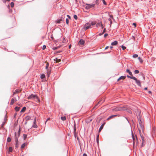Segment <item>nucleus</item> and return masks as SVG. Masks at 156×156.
I'll return each instance as SVG.
<instances>
[{"label": "nucleus", "mask_w": 156, "mask_h": 156, "mask_svg": "<svg viewBox=\"0 0 156 156\" xmlns=\"http://www.w3.org/2000/svg\"><path fill=\"white\" fill-rule=\"evenodd\" d=\"M132 136L133 141L135 140H136V139H137L136 136H135L133 133H132Z\"/></svg>", "instance_id": "6ab92c4d"}, {"label": "nucleus", "mask_w": 156, "mask_h": 156, "mask_svg": "<svg viewBox=\"0 0 156 156\" xmlns=\"http://www.w3.org/2000/svg\"><path fill=\"white\" fill-rule=\"evenodd\" d=\"M4 3H5L7 1L6 0H2Z\"/></svg>", "instance_id": "052dcab7"}, {"label": "nucleus", "mask_w": 156, "mask_h": 156, "mask_svg": "<svg viewBox=\"0 0 156 156\" xmlns=\"http://www.w3.org/2000/svg\"><path fill=\"white\" fill-rule=\"evenodd\" d=\"M90 23L91 26H93L95 25L96 24V22L95 21L91 22Z\"/></svg>", "instance_id": "5701e85b"}, {"label": "nucleus", "mask_w": 156, "mask_h": 156, "mask_svg": "<svg viewBox=\"0 0 156 156\" xmlns=\"http://www.w3.org/2000/svg\"><path fill=\"white\" fill-rule=\"evenodd\" d=\"M117 116V115H112L111 116H110L109 118H108L107 119V121H108L109 120L113 118L116 117Z\"/></svg>", "instance_id": "9b49d317"}, {"label": "nucleus", "mask_w": 156, "mask_h": 156, "mask_svg": "<svg viewBox=\"0 0 156 156\" xmlns=\"http://www.w3.org/2000/svg\"><path fill=\"white\" fill-rule=\"evenodd\" d=\"M133 80H134L136 82V83L139 86L141 87V83L140 81L137 80V79L135 77H133Z\"/></svg>", "instance_id": "20e7f679"}, {"label": "nucleus", "mask_w": 156, "mask_h": 156, "mask_svg": "<svg viewBox=\"0 0 156 156\" xmlns=\"http://www.w3.org/2000/svg\"><path fill=\"white\" fill-rule=\"evenodd\" d=\"M118 44V42L117 41H114L113 42H112L111 43V45H117Z\"/></svg>", "instance_id": "2eb2a0df"}, {"label": "nucleus", "mask_w": 156, "mask_h": 156, "mask_svg": "<svg viewBox=\"0 0 156 156\" xmlns=\"http://www.w3.org/2000/svg\"><path fill=\"white\" fill-rule=\"evenodd\" d=\"M28 99H32L35 101L37 102H39L40 100L38 97L36 95L32 94L30 95L28 98Z\"/></svg>", "instance_id": "f257e3e1"}, {"label": "nucleus", "mask_w": 156, "mask_h": 156, "mask_svg": "<svg viewBox=\"0 0 156 156\" xmlns=\"http://www.w3.org/2000/svg\"><path fill=\"white\" fill-rule=\"evenodd\" d=\"M144 89V90H147V87H145V88Z\"/></svg>", "instance_id": "774afa93"}, {"label": "nucleus", "mask_w": 156, "mask_h": 156, "mask_svg": "<svg viewBox=\"0 0 156 156\" xmlns=\"http://www.w3.org/2000/svg\"><path fill=\"white\" fill-rule=\"evenodd\" d=\"M104 124H103L100 126V127L99 128V131H98L99 132H101V130L103 129V127H104Z\"/></svg>", "instance_id": "a211bd4d"}, {"label": "nucleus", "mask_w": 156, "mask_h": 156, "mask_svg": "<svg viewBox=\"0 0 156 156\" xmlns=\"http://www.w3.org/2000/svg\"><path fill=\"white\" fill-rule=\"evenodd\" d=\"M133 145L136 144L137 145L138 144V141L137 139H136V140L134 141H133Z\"/></svg>", "instance_id": "4468645a"}, {"label": "nucleus", "mask_w": 156, "mask_h": 156, "mask_svg": "<svg viewBox=\"0 0 156 156\" xmlns=\"http://www.w3.org/2000/svg\"><path fill=\"white\" fill-rule=\"evenodd\" d=\"M66 23L67 24H69V20L68 19H67V18L66 19Z\"/></svg>", "instance_id": "49530a36"}, {"label": "nucleus", "mask_w": 156, "mask_h": 156, "mask_svg": "<svg viewBox=\"0 0 156 156\" xmlns=\"http://www.w3.org/2000/svg\"><path fill=\"white\" fill-rule=\"evenodd\" d=\"M148 93L151 94V91H150V90L148 91Z\"/></svg>", "instance_id": "13d9d810"}, {"label": "nucleus", "mask_w": 156, "mask_h": 156, "mask_svg": "<svg viewBox=\"0 0 156 156\" xmlns=\"http://www.w3.org/2000/svg\"><path fill=\"white\" fill-rule=\"evenodd\" d=\"M134 73L135 74H138L139 73V70H136L134 71Z\"/></svg>", "instance_id": "473e14b6"}, {"label": "nucleus", "mask_w": 156, "mask_h": 156, "mask_svg": "<svg viewBox=\"0 0 156 156\" xmlns=\"http://www.w3.org/2000/svg\"><path fill=\"white\" fill-rule=\"evenodd\" d=\"M61 119L62 121H65L66 120V117L65 116L61 117Z\"/></svg>", "instance_id": "bb28decb"}, {"label": "nucleus", "mask_w": 156, "mask_h": 156, "mask_svg": "<svg viewBox=\"0 0 156 156\" xmlns=\"http://www.w3.org/2000/svg\"><path fill=\"white\" fill-rule=\"evenodd\" d=\"M26 109V108L25 107H23L21 111V112H24L25 111Z\"/></svg>", "instance_id": "a878e982"}, {"label": "nucleus", "mask_w": 156, "mask_h": 156, "mask_svg": "<svg viewBox=\"0 0 156 156\" xmlns=\"http://www.w3.org/2000/svg\"><path fill=\"white\" fill-rule=\"evenodd\" d=\"M10 5L11 7H13L14 6V3L13 2H11L10 3Z\"/></svg>", "instance_id": "7c9ffc66"}, {"label": "nucleus", "mask_w": 156, "mask_h": 156, "mask_svg": "<svg viewBox=\"0 0 156 156\" xmlns=\"http://www.w3.org/2000/svg\"><path fill=\"white\" fill-rule=\"evenodd\" d=\"M120 110V108H116V109L115 110L118 111V110Z\"/></svg>", "instance_id": "4d7b16f0"}, {"label": "nucleus", "mask_w": 156, "mask_h": 156, "mask_svg": "<svg viewBox=\"0 0 156 156\" xmlns=\"http://www.w3.org/2000/svg\"><path fill=\"white\" fill-rule=\"evenodd\" d=\"M45 76L44 74H43L41 75V79H43L45 77Z\"/></svg>", "instance_id": "c756f323"}, {"label": "nucleus", "mask_w": 156, "mask_h": 156, "mask_svg": "<svg viewBox=\"0 0 156 156\" xmlns=\"http://www.w3.org/2000/svg\"><path fill=\"white\" fill-rule=\"evenodd\" d=\"M61 52H62V51H58L56 52V53H60Z\"/></svg>", "instance_id": "6e6d98bb"}, {"label": "nucleus", "mask_w": 156, "mask_h": 156, "mask_svg": "<svg viewBox=\"0 0 156 156\" xmlns=\"http://www.w3.org/2000/svg\"><path fill=\"white\" fill-rule=\"evenodd\" d=\"M15 141L16 143L15 147L16 148H17L18 147V139H17V138L16 134V138H15Z\"/></svg>", "instance_id": "423d86ee"}, {"label": "nucleus", "mask_w": 156, "mask_h": 156, "mask_svg": "<svg viewBox=\"0 0 156 156\" xmlns=\"http://www.w3.org/2000/svg\"><path fill=\"white\" fill-rule=\"evenodd\" d=\"M21 90H20L19 89H16L15 90L13 93V95H14L15 94L18 93H19L21 91Z\"/></svg>", "instance_id": "0eeeda50"}, {"label": "nucleus", "mask_w": 156, "mask_h": 156, "mask_svg": "<svg viewBox=\"0 0 156 156\" xmlns=\"http://www.w3.org/2000/svg\"><path fill=\"white\" fill-rule=\"evenodd\" d=\"M76 128L75 123V124L74 125V133L75 136V134H76Z\"/></svg>", "instance_id": "b1692460"}, {"label": "nucleus", "mask_w": 156, "mask_h": 156, "mask_svg": "<svg viewBox=\"0 0 156 156\" xmlns=\"http://www.w3.org/2000/svg\"><path fill=\"white\" fill-rule=\"evenodd\" d=\"M126 78V76H120L117 80V81H119L120 80H124Z\"/></svg>", "instance_id": "ddd939ff"}, {"label": "nucleus", "mask_w": 156, "mask_h": 156, "mask_svg": "<svg viewBox=\"0 0 156 156\" xmlns=\"http://www.w3.org/2000/svg\"><path fill=\"white\" fill-rule=\"evenodd\" d=\"M16 136L17 137V138L18 139V138L20 136V129H19V131H18V132H17V133H15V137H16Z\"/></svg>", "instance_id": "9d476101"}, {"label": "nucleus", "mask_w": 156, "mask_h": 156, "mask_svg": "<svg viewBox=\"0 0 156 156\" xmlns=\"http://www.w3.org/2000/svg\"><path fill=\"white\" fill-rule=\"evenodd\" d=\"M108 48H109V47H108V46H106V47H105V50L107 49H108Z\"/></svg>", "instance_id": "bf43d9fd"}, {"label": "nucleus", "mask_w": 156, "mask_h": 156, "mask_svg": "<svg viewBox=\"0 0 156 156\" xmlns=\"http://www.w3.org/2000/svg\"><path fill=\"white\" fill-rule=\"evenodd\" d=\"M71 47V45L70 44L69 46V48H70Z\"/></svg>", "instance_id": "69168bd1"}, {"label": "nucleus", "mask_w": 156, "mask_h": 156, "mask_svg": "<svg viewBox=\"0 0 156 156\" xmlns=\"http://www.w3.org/2000/svg\"><path fill=\"white\" fill-rule=\"evenodd\" d=\"M101 28H102V29H103L104 27H103V25L101 23Z\"/></svg>", "instance_id": "680f3d73"}, {"label": "nucleus", "mask_w": 156, "mask_h": 156, "mask_svg": "<svg viewBox=\"0 0 156 156\" xmlns=\"http://www.w3.org/2000/svg\"><path fill=\"white\" fill-rule=\"evenodd\" d=\"M85 41L83 39H81L79 42V44L80 45H83L84 44Z\"/></svg>", "instance_id": "6e6552de"}, {"label": "nucleus", "mask_w": 156, "mask_h": 156, "mask_svg": "<svg viewBox=\"0 0 156 156\" xmlns=\"http://www.w3.org/2000/svg\"><path fill=\"white\" fill-rule=\"evenodd\" d=\"M46 48V45H44L43 46V47H42V49L43 50H44Z\"/></svg>", "instance_id": "de8ad7c7"}, {"label": "nucleus", "mask_w": 156, "mask_h": 156, "mask_svg": "<svg viewBox=\"0 0 156 156\" xmlns=\"http://www.w3.org/2000/svg\"><path fill=\"white\" fill-rule=\"evenodd\" d=\"M49 66V64L48 62H47L46 63V66L45 69H47Z\"/></svg>", "instance_id": "f704fd0d"}, {"label": "nucleus", "mask_w": 156, "mask_h": 156, "mask_svg": "<svg viewBox=\"0 0 156 156\" xmlns=\"http://www.w3.org/2000/svg\"><path fill=\"white\" fill-rule=\"evenodd\" d=\"M25 119L26 121H27L30 119V117L29 116H27L25 117Z\"/></svg>", "instance_id": "aec40b11"}, {"label": "nucleus", "mask_w": 156, "mask_h": 156, "mask_svg": "<svg viewBox=\"0 0 156 156\" xmlns=\"http://www.w3.org/2000/svg\"><path fill=\"white\" fill-rule=\"evenodd\" d=\"M98 136L99 135H98L97 136V142H98Z\"/></svg>", "instance_id": "3c124183"}, {"label": "nucleus", "mask_w": 156, "mask_h": 156, "mask_svg": "<svg viewBox=\"0 0 156 156\" xmlns=\"http://www.w3.org/2000/svg\"><path fill=\"white\" fill-rule=\"evenodd\" d=\"M102 2L105 5H107L106 3L105 0H102Z\"/></svg>", "instance_id": "c03bdc74"}, {"label": "nucleus", "mask_w": 156, "mask_h": 156, "mask_svg": "<svg viewBox=\"0 0 156 156\" xmlns=\"http://www.w3.org/2000/svg\"><path fill=\"white\" fill-rule=\"evenodd\" d=\"M11 139L10 137H8L7 139V141L8 142H10L11 141Z\"/></svg>", "instance_id": "ea45409f"}, {"label": "nucleus", "mask_w": 156, "mask_h": 156, "mask_svg": "<svg viewBox=\"0 0 156 156\" xmlns=\"http://www.w3.org/2000/svg\"><path fill=\"white\" fill-rule=\"evenodd\" d=\"M20 108L18 107H15V109L16 112H18L19 111Z\"/></svg>", "instance_id": "cd10ccee"}, {"label": "nucleus", "mask_w": 156, "mask_h": 156, "mask_svg": "<svg viewBox=\"0 0 156 156\" xmlns=\"http://www.w3.org/2000/svg\"><path fill=\"white\" fill-rule=\"evenodd\" d=\"M95 5V4H86V8L87 9H89L92 7H93Z\"/></svg>", "instance_id": "39448f33"}, {"label": "nucleus", "mask_w": 156, "mask_h": 156, "mask_svg": "<svg viewBox=\"0 0 156 156\" xmlns=\"http://www.w3.org/2000/svg\"><path fill=\"white\" fill-rule=\"evenodd\" d=\"M67 16L68 17L69 19H70V16L69 15H67Z\"/></svg>", "instance_id": "e2e57ef3"}, {"label": "nucleus", "mask_w": 156, "mask_h": 156, "mask_svg": "<svg viewBox=\"0 0 156 156\" xmlns=\"http://www.w3.org/2000/svg\"><path fill=\"white\" fill-rule=\"evenodd\" d=\"M36 117H35L34 118V124H36Z\"/></svg>", "instance_id": "09e8293b"}, {"label": "nucleus", "mask_w": 156, "mask_h": 156, "mask_svg": "<svg viewBox=\"0 0 156 156\" xmlns=\"http://www.w3.org/2000/svg\"><path fill=\"white\" fill-rule=\"evenodd\" d=\"M133 25L135 27H136V23H133Z\"/></svg>", "instance_id": "603ef678"}, {"label": "nucleus", "mask_w": 156, "mask_h": 156, "mask_svg": "<svg viewBox=\"0 0 156 156\" xmlns=\"http://www.w3.org/2000/svg\"><path fill=\"white\" fill-rule=\"evenodd\" d=\"M26 143H24L21 145V149L22 150V149H23L26 146Z\"/></svg>", "instance_id": "412c9836"}, {"label": "nucleus", "mask_w": 156, "mask_h": 156, "mask_svg": "<svg viewBox=\"0 0 156 156\" xmlns=\"http://www.w3.org/2000/svg\"><path fill=\"white\" fill-rule=\"evenodd\" d=\"M108 20H109V21H110L111 23H112V21L111 20V19L110 18H109V19H108Z\"/></svg>", "instance_id": "5fc2aeb1"}, {"label": "nucleus", "mask_w": 156, "mask_h": 156, "mask_svg": "<svg viewBox=\"0 0 156 156\" xmlns=\"http://www.w3.org/2000/svg\"><path fill=\"white\" fill-rule=\"evenodd\" d=\"M105 30H106V29L105 28L104 29L102 33L101 34H99L100 35H101L103 34L105 32Z\"/></svg>", "instance_id": "a19ab883"}, {"label": "nucleus", "mask_w": 156, "mask_h": 156, "mask_svg": "<svg viewBox=\"0 0 156 156\" xmlns=\"http://www.w3.org/2000/svg\"><path fill=\"white\" fill-rule=\"evenodd\" d=\"M138 59L141 63H142L143 62V61L140 57H138Z\"/></svg>", "instance_id": "393cba45"}, {"label": "nucleus", "mask_w": 156, "mask_h": 156, "mask_svg": "<svg viewBox=\"0 0 156 156\" xmlns=\"http://www.w3.org/2000/svg\"><path fill=\"white\" fill-rule=\"evenodd\" d=\"M101 23H97V24H96V27H100L101 26Z\"/></svg>", "instance_id": "4be33fe9"}, {"label": "nucleus", "mask_w": 156, "mask_h": 156, "mask_svg": "<svg viewBox=\"0 0 156 156\" xmlns=\"http://www.w3.org/2000/svg\"><path fill=\"white\" fill-rule=\"evenodd\" d=\"M121 47L123 50L125 49L126 48V47L123 45H122Z\"/></svg>", "instance_id": "37998d69"}, {"label": "nucleus", "mask_w": 156, "mask_h": 156, "mask_svg": "<svg viewBox=\"0 0 156 156\" xmlns=\"http://www.w3.org/2000/svg\"><path fill=\"white\" fill-rule=\"evenodd\" d=\"M23 138H24V140H25L27 137V135H26L25 134H23Z\"/></svg>", "instance_id": "c9c22d12"}, {"label": "nucleus", "mask_w": 156, "mask_h": 156, "mask_svg": "<svg viewBox=\"0 0 156 156\" xmlns=\"http://www.w3.org/2000/svg\"><path fill=\"white\" fill-rule=\"evenodd\" d=\"M54 61H56V62H58L61 61V59H58L57 58H56L54 59Z\"/></svg>", "instance_id": "f3484780"}, {"label": "nucleus", "mask_w": 156, "mask_h": 156, "mask_svg": "<svg viewBox=\"0 0 156 156\" xmlns=\"http://www.w3.org/2000/svg\"><path fill=\"white\" fill-rule=\"evenodd\" d=\"M108 35V34H104V37H106V36H107Z\"/></svg>", "instance_id": "864d4df0"}, {"label": "nucleus", "mask_w": 156, "mask_h": 156, "mask_svg": "<svg viewBox=\"0 0 156 156\" xmlns=\"http://www.w3.org/2000/svg\"><path fill=\"white\" fill-rule=\"evenodd\" d=\"M9 152H11L12 151V147H10L9 148Z\"/></svg>", "instance_id": "58836bf2"}, {"label": "nucleus", "mask_w": 156, "mask_h": 156, "mask_svg": "<svg viewBox=\"0 0 156 156\" xmlns=\"http://www.w3.org/2000/svg\"><path fill=\"white\" fill-rule=\"evenodd\" d=\"M138 55L137 54H134L133 56V57L134 58H136L138 57Z\"/></svg>", "instance_id": "4c0bfd02"}, {"label": "nucleus", "mask_w": 156, "mask_h": 156, "mask_svg": "<svg viewBox=\"0 0 156 156\" xmlns=\"http://www.w3.org/2000/svg\"><path fill=\"white\" fill-rule=\"evenodd\" d=\"M50 72L49 71H48L47 72V76L48 77H49V76L50 75Z\"/></svg>", "instance_id": "72a5a7b5"}, {"label": "nucleus", "mask_w": 156, "mask_h": 156, "mask_svg": "<svg viewBox=\"0 0 156 156\" xmlns=\"http://www.w3.org/2000/svg\"><path fill=\"white\" fill-rule=\"evenodd\" d=\"M91 24L90 23H87L85 24L84 28H85V30H87L91 28Z\"/></svg>", "instance_id": "7ed1b4c3"}, {"label": "nucleus", "mask_w": 156, "mask_h": 156, "mask_svg": "<svg viewBox=\"0 0 156 156\" xmlns=\"http://www.w3.org/2000/svg\"><path fill=\"white\" fill-rule=\"evenodd\" d=\"M62 42L63 43H65L66 42V40L64 38H63V40Z\"/></svg>", "instance_id": "8fccbe9b"}, {"label": "nucleus", "mask_w": 156, "mask_h": 156, "mask_svg": "<svg viewBox=\"0 0 156 156\" xmlns=\"http://www.w3.org/2000/svg\"><path fill=\"white\" fill-rule=\"evenodd\" d=\"M141 122L140 120L139 121V124L137 126L139 131L140 132L141 131H143L144 130V126L143 124L141 123Z\"/></svg>", "instance_id": "f03ea898"}, {"label": "nucleus", "mask_w": 156, "mask_h": 156, "mask_svg": "<svg viewBox=\"0 0 156 156\" xmlns=\"http://www.w3.org/2000/svg\"><path fill=\"white\" fill-rule=\"evenodd\" d=\"M110 17H111V18H113V16L112 15H110Z\"/></svg>", "instance_id": "338daca9"}, {"label": "nucleus", "mask_w": 156, "mask_h": 156, "mask_svg": "<svg viewBox=\"0 0 156 156\" xmlns=\"http://www.w3.org/2000/svg\"><path fill=\"white\" fill-rule=\"evenodd\" d=\"M73 17H74V18L75 19V20H77V16L76 15H74L73 16Z\"/></svg>", "instance_id": "a18cd8bd"}, {"label": "nucleus", "mask_w": 156, "mask_h": 156, "mask_svg": "<svg viewBox=\"0 0 156 156\" xmlns=\"http://www.w3.org/2000/svg\"><path fill=\"white\" fill-rule=\"evenodd\" d=\"M32 126H33V127L35 128H37V125L36 124H34Z\"/></svg>", "instance_id": "e433bc0d"}, {"label": "nucleus", "mask_w": 156, "mask_h": 156, "mask_svg": "<svg viewBox=\"0 0 156 156\" xmlns=\"http://www.w3.org/2000/svg\"><path fill=\"white\" fill-rule=\"evenodd\" d=\"M127 77L129 78H130L131 79H133V77H134V76H128L127 75Z\"/></svg>", "instance_id": "2f4dec72"}, {"label": "nucleus", "mask_w": 156, "mask_h": 156, "mask_svg": "<svg viewBox=\"0 0 156 156\" xmlns=\"http://www.w3.org/2000/svg\"><path fill=\"white\" fill-rule=\"evenodd\" d=\"M83 156H87V155L86 154H84L83 155Z\"/></svg>", "instance_id": "0e129e2a"}, {"label": "nucleus", "mask_w": 156, "mask_h": 156, "mask_svg": "<svg viewBox=\"0 0 156 156\" xmlns=\"http://www.w3.org/2000/svg\"><path fill=\"white\" fill-rule=\"evenodd\" d=\"M59 48V47H54L53 48V49L55 50H56L57 49H58Z\"/></svg>", "instance_id": "79ce46f5"}, {"label": "nucleus", "mask_w": 156, "mask_h": 156, "mask_svg": "<svg viewBox=\"0 0 156 156\" xmlns=\"http://www.w3.org/2000/svg\"><path fill=\"white\" fill-rule=\"evenodd\" d=\"M141 139H142V146H143V143H144V138L143 137H141Z\"/></svg>", "instance_id": "c85d7f7f"}, {"label": "nucleus", "mask_w": 156, "mask_h": 156, "mask_svg": "<svg viewBox=\"0 0 156 156\" xmlns=\"http://www.w3.org/2000/svg\"><path fill=\"white\" fill-rule=\"evenodd\" d=\"M126 72L127 73H129V75L131 76H133V74H132V73L128 69H127L126 70Z\"/></svg>", "instance_id": "dca6fc26"}, {"label": "nucleus", "mask_w": 156, "mask_h": 156, "mask_svg": "<svg viewBox=\"0 0 156 156\" xmlns=\"http://www.w3.org/2000/svg\"><path fill=\"white\" fill-rule=\"evenodd\" d=\"M64 18L63 17H62L60 19L56 21V22L58 23H59L62 21H63Z\"/></svg>", "instance_id": "1a4fd4ad"}, {"label": "nucleus", "mask_w": 156, "mask_h": 156, "mask_svg": "<svg viewBox=\"0 0 156 156\" xmlns=\"http://www.w3.org/2000/svg\"><path fill=\"white\" fill-rule=\"evenodd\" d=\"M16 101V98H15L14 99L13 98H12L11 100L10 104L11 105H13Z\"/></svg>", "instance_id": "f8f14e48"}]
</instances>
